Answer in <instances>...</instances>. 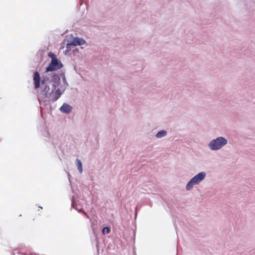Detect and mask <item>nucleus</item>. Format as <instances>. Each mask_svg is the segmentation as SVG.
<instances>
[{
	"label": "nucleus",
	"instance_id": "nucleus-1",
	"mask_svg": "<svg viewBox=\"0 0 255 255\" xmlns=\"http://www.w3.org/2000/svg\"><path fill=\"white\" fill-rule=\"evenodd\" d=\"M40 82L42 85V90L41 91L42 94L45 95L47 98H50L51 96V91L50 90L49 87L47 85V80L45 78H43L41 80V78L39 73L37 71H35L33 74V83L34 88L35 89H38L40 87Z\"/></svg>",
	"mask_w": 255,
	"mask_h": 255
},
{
	"label": "nucleus",
	"instance_id": "nucleus-2",
	"mask_svg": "<svg viewBox=\"0 0 255 255\" xmlns=\"http://www.w3.org/2000/svg\"><path fill=\"white\" fill-rule=\"evenodd\" d=\"M228 143V140L223 136H219L212 139L208 144L209 148L213 151L221 149Z\"/></svg>",
	"mask_w": 255,
	"mask_h": 255
},
{
	"label": "nucleus",
	"instance_id": "nucleus-3",
	"mask_svg": "<svg viewBox=\"0 0 255 255\" xmlns=\"http://www.w3.org/2000/svg\"><path fill=\"white\" fill-rule=\"evenodd\" d=\"M62 67V63L58 60L53 59L46 69V72H51L59 69Z\"/></svg>",
	"mask_w": 255,
	"mask_h": 255
},
{
	"label": "nucleus",
	"instance_id": "nucleus-4",
	"mask_svg": "<svg viewBox=\"0 0 255 255\" xmlns=\"http://www.w3.org/2000/svg\"><path fill=\"white\" fill-rule=\"evenodd\" d=\"M206 173L205 172H200L192 177V186L199 184L206 177Z\"/></svg>",
	"mask_w": 255,
	"mask_h": 255
},
{
	"label": "nucleus",
	"instance_id": "nucleus-5",
	"mask_svg": "<svg viewBox=\"0 0 255 255\" xmlns=\"http://www.w3.org/2000/svg\"><path fill=\"white\" fill-rule=\"evenodd\" d=\"M85 43V41L78 37L74 38L72 41L67 44V48H69L70 46L81 45Z\"/></svg>",
	"mask_w": 255,
	"mask_h": 255
},
{
	"label": "nucleus",
	"instance_id": "nucleus-6",
	"mask_svg": "<svg viewBox=\"0 0 255 255\" xmlns=\"http://www.w3.org/2000/svg\"><path fill=\"white\" fill-rule=\"evenodd\" d=\"M54 89H52L51 91V96L50 98L53 99L54 101H56L61 96V93L59 89H56V86H53Z\"/></svg>",
	"mask_w": 255,
	"mask_h": 255
},
{
	"label": "nucleus",
	"instance_id": "nucleus-7",
	"mask_svg": "<svg viewBox=\"0 0 255 255\" xmlns=\"http://www.w3.org/2000/svg\"><path fill=\"white\" fill-rule=\"evenodd\" d=\"M72 110V106L67 103H64L60 108L61 112H71Z\"/></svg>",
	"mask_w": 255,
	"mask_h": 255
},
{
	"label": "nucleus",
	"instance_id": "nucleus-8",
	"mask_svg": "<svg viewBox=\"0 0 255 255\" xmlns=\"http://www.w3.org/2000/svg\"><path fill=\"white\" fill-rule=\"evenodd\" d=\"M166 135L167 132L164 130H161L156 133V136L157 138H161L162 137L166 136Z\"/></svg>",
	"mask_w": 255,
	"mask_h": 255
},
{
	"label": "nucleus",
	"instance_id": "nucleus-9",
	"mask_svg": "<svg viewBox=\"0 0 255 255\" xmlns=\"http://www.w3.org/2000/svg\"><path fill=\"white\" fill-rule=\"evenodd\" d=\"M76 161H77V168H78L79 171H80V172L82 173V171H83L82 162H81V161L79 159H78L76 160Z\"/></svg>",
	"mask_w": 255,
	"mask_h": 255
},
{
	"label": "nucleus",
	"instance_id": "nucleus-10",
	"mask_svg": "<svg viewBox=\"0 0 255 255\" xmlns=\"http://www.w3.org/2000/svg\"><path fill=\"white\" fill-rule=\"evenodd\" d=\"M60 79V76L57 74H54L52 76V80L56 82L59 81Z\"/></svg>",
	"mask_w": 255,
	"mask_h": 255
},
{
	"label": "nucleus",
	"instance_id": "nucleus-11",
	"mask_svg": "<svg viewBox=\"0 0 255 255\" xmlns=\"http://www.w3.org/2000/svg\"><path fill=\"white\" fill-rule=\"evenodd\" d=\"M110 232V229L109 227H106L103 229L102 233L103 234H108Z\"/></svg>",
	"mask_w": 255,
	"mask_h": 255
},
{
	"label": "nucleus",
	"instance_id": "nucleus-12",
	"mask_svg": "<svg viewBox=\"0 0 255 255\" xmlns=\"http://www.w3.org/2000/svg\"><path fill=\"white\" fill-rule=\"evenodd\" d=\"M48 56L51 58V60H53V59L58 60L55 55L52 52H49L48 53Z\"/></svg>",
	"mask_w": 255,
	"mask_h": 255
},
{
	"label": "nucleus",
	"instance_id": "nucleus-13",
	"mask_svg": "<svg viewBox=\"0 0 255 255\" xmlns=\"http://www.w3.org/2000/svg\"><path fill=\"white\" fill-rule=\"evenodd\" d=\"M191 187V180H190L188 183H187V185L186 186V189L187 190H190Z\"/></svg>",
	"mask_w": 255,
	"mask_h": 255
},
{
	"label": "nucleus",
	"instance_id": "nucleus-14",
	"mask_svg": "<svg viewBox=\"0 0 255 255\" xmlns=\"http://www.w3.org/2000/svg\"><path fill=\"white\" fill-rule=\"evenodd\" d=\"M83 213H84V215H85V216H86L88 218H89V217L87 215V214L85 212H83Z\"/></svg>",
	"mask_w": 255,
	"mask_h": 255
},
{
	"label": "nucleus",
	"instance_id": "nucleus-15",
	"mask_svg": "<svg viewBox=\"0 0 255 255\" xmlns=\"http://www.w3.org/2000/svg\"><path fill=\"white\" fill-rule=\"evenodd\" d=\"M41 116L43 117V113H41Z\"/></svg>",
	"mask_w": 255,
	"mask_h": 255
}]
</instances>
